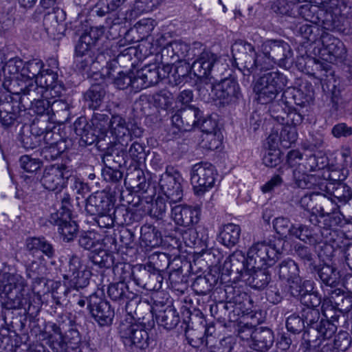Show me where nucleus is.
Instances as JSON below:
<instances>
[{
	"instance_id": "1",
	"label": "nucleus",
	"mask_w": 352,
	"mask_h": 352,
	"mask_svg": "<svg viewBox=\"0 0 352 352\" xmlns=\"http://www.w3.org/2000/svg\"><path fill=\"white\" fill-rule=\"evenodd\" d=\"M31 289L27 288L25 279L19 274H9L0 285L1 293L5 295L6 307L9 309H24L25 316L21 318L20 328L25 326L27 317L32 321L41 311L42 299L38 287L46 285L43 274L31 279Z\"/></svg>"
},
{
	"instance_id": "2",
	"label": "nucleus",
	"mask_w": 352,
	"mask_h": 352,
	"mask_svg": "<svg viewBox=\"0 0 352 352\" xmlns=\"http://www.w3.org/2000/svg\"><path fill=\"white\" fill-rule=\"evenodd\" d=\"M104 30L103 25L91 27L80 36L74 53L76 68L79 72L88 73L89 70L98 69L100 63L111 57V42L101 41Z\"/></svg>"
},
{
	"instance_id": "3",
	"label": "nucleus",
	"mask_w": 352,
	"mask_h": 352,
	"mask_svg": "<svg viewBox=\"0 0 352 352\" xmlns=\"http://www.w3.org/2000/svg\"><path fill=\"white\" fill-rule=\"evenodd\" d=\"M306 329L302 334L301 347L305 351H311L318 347L321 340H328L333 337L338 326L322 313L318 309L302 308L300 311Z\"/></svg>"
},
{
	"instance_id": "4",
	"label": "nucleus",
	"mask_w": 352,
	"mask_h": 352,
	"mask_svg": "<svg viewBox=\"0 0 352 352\" xmlns=\"http://www.w3.org/2000/svg\"><path fill=\"white\" fill-rule=\"evenodd\" d=\"M155 326L153 314L138 318L134 322H122L119 333L124 346L130 351L146 349L153 342L149 333Z\"/></svg>"
},
{
	"instance_id": "5",
	"label": "nucleus",
	"mask_w": 352,
	"mask_h": 352,
	"mask_svg": "<svg viewBox=\"0 0 352 352\" xmlns=\"http://www.w3.org/2000/svg\"><path fill=\"white\" fill-rule=\"evenodd\" d=\"M19 89L11 86L7 91H0V124L10 129L23 123L26 113V101Z\"/></svg>"
},
{
	"instance_id": "6",
	"label": "nucleus",
	"mask_w": 352,
	"mask_h": 352,
	"mask_svg": "<svg viewBox=\"0 0 352 352\" xmlns=\"http://www.w3.org/2000/svg\"><path fill=\"white\" fill-rule=\"evenodd\" d=\"M51 328L54 334L50 336L49 342L54 352H80L82 339L76 328L72 327L64 333L63 325L53 323Z\"/></svg>"
},
{
	"instance_id": "7",
	"label": "nucleus",
	"mask_w": 352,
	"mask_h": 352,
	"mask_svg": "<svg viewBox=\"0 0 352 352\" xmlns=\"http://www.w3.org/2000/svg\"><path fill=\"white\" fill-rule=\"evenodd\" d=\"M352 309V295L340 289H336L330 296L323 298L321 312L331 320L338 322L340 316Z\"/></svg>"
},
{
	"instance_id": "8",
	"label": "nucleus",
	"mask_w": 352,
	"mask_h": 352,
	"mask_svg": "<svg viewBox=\"0 0 352 352\" xmlns=\"http://www.w3.org/2000/svg\"><path fill=\"white\" fill-rule=\"evenodd\" d=\"M19 92L24 96L26 101V108L30 109L37 115H46L48 119L52 118L51 101L43 98V90L32 81L23 83Z\"/></svg>"
},
{
	"instance_id": "9",
	"label": "nucleus",
	"mask_w": 352,
	"mask_h": 352,
	"mask_svg": "<svg viewBox=\"0 0 352 352\" xmlns=\"http://www.w3.org/2000/svg\"><path fill=\"white\" fill-rule=\"evenodd\" d=\"M121 65H118L116 61L112 62L108 65H102L98 69L89 70L93 73L99 71L100 75L104 79L111 80L113 86L120 90H125L131 87L135 91V86L138 81L136 72L129 69L128 71L120 70Z\"/></svg>"
},
{
	"instance_id": "10",
	"label": "nucleus",
	"mask_w": 352,
	"mask_h": 352,
	"mask_svg": "<svg viewBox=\"0 0 352 352\" xmlns=\"http://www.w3.org/2000/svg\"><path fill=\"white\" fill-rule=\"evenodd\" d=\"M217 175L214 166L206 162H201L192 166L190 170V182L195 195L202 196L211 190Z\"/></svg>"
},
{
	"instance_id": "11",
	"label": "nucleus",
	"mask_w": 352,
	"mask_h": 352,
	"mask_svg": "<svg viewBox=\"0 0 352 352\" xmlns=\"http://www.w3.org/2000/svg\"><path fill=\"white\" fill-rule=\"evenodd\" d=\"M71 168L63 163H57L45 168L41 176H36L42 186L50 191L60 192L68 184Z\"/></svg>"
},
{
	"instance_id": "12",
	"label": "nucleus",
	"mask_w": 352,
	"mask_h": 352,
	"mask_svg": "<svg viewBox=\"0 0 352 352\" xmlns=\"http://www.w3.org/2000/svg\"><path fill=\"white\" fill-rule=\"evenodd\" d=\"M231 51L236 67L249 78L258 55L255 47L246 41L239 39L232 44Z\"/></svg>"
},
{
	"instance_id": "13",
	"label": "nucleus",
	"mask_w": 352,
	"mask_h": 352,
	"mask_svg": "<svg viewBox=\"0 0 352 352\" xmlns=\"http://www.w3.org/2000/svg\"><path fill=\"white\" fill-rule=\"evenodd\" d=\"M183 182L184 179L177 169L172 166H166L165 173L161 175L159 185L170 204L182 201L184 195Z\"/></svg>"
},
{
	"instance_id": "14",
	"label": "nucleus",
	"mask_w": 352,
	"mask_h": 352,
	"mask_svg": "<svg viewBox=\"0 0 352 352\" xmlns=\"http://www.w3.org/2000/svg\"><path fill=\"white\" fill-rule=\"evenodd\" d=\"M267 60L282 67H289L293 63V52L290 45L283 40L268 39L261 45Z\"/></svg>"
},
{
	"instance_id": "15",
	"label": "nucleus",
	"mask_w": 352,
	"mask_h": 352,
	"mask_svg": "<svg viewBox=\"0 0 352 352\" xmlns=\"http://www.w3.org/2000/svg\"><path fill=\"white\" fill-rule=\"evenodd\" d=\"M87 309L99 326L105 327L112 324L115 316L114 308L102 295L96 292L90 294L87 298Z\"/></svg>"
},
{
	"instance_id": "16",
	"label": "nucleus",
	"mask_w": 352,
	"mask_h": 352,
	"mask_svg": "<svg viewBox=\"0 0 352 352\" xmlns=\"http://www.w3.org/2000/svg\"><path fill=\"white\" fill-rule=\"evenodd\" d=\"M170 69L168 65L159 63H149L144 65L141 69L136 72L138 81L135 86L136 91H140L160 82L162 79L168 76Z\"/></svg>"
},
{
	"instance_id": "17",
	"label": "nucleus",
	"mask_w": 352,
	"mask_h": 352,
	"mask_svg": "<svg viewBox=\"0 0 352 352\" xmlns=\"http://www.w3.org/2000/svg\"><path fill=\"white\" fill-rule=\"evenodd\" d=\"M282 102L289 108L294 106L309 111L314 103V91L311 85L306 84L300 88L288 87L282 94Z\"/></svg>"
},
{
	"instance_id": "18",
	"label": "nucleus",
	"mask_w": 352,
	"mask_h": 352,
	"mask_svg": "<svg viewBox=\"0 0 352 352\" xmlns=\"http://www.w3.org/2000/svg\"><path fill=\"white\" fill-rule=\"evenodd\" d=\"M91 274L90 270L82 267L80 258L72 255L69 261L68 273L63 278L73 291H78L89 285Z\"/></svg>"
},
{
	"instance_id": "19",
	"label": "nucleus",
	"mask_w": 352,
	"mask_h": 352,
	"mask_svg": "<svg viewBox=\"0 0 352 352\" xmlns=\"http://www.w3.org/2000/svg\"><path fill=\"white\" fill-rule=\"evenodd\" d=\"M215 96L223 105L236 104L243 99L239 85L234 78H226L217 82Z\"/></svg>"
},
{
	"instance_id": "20",
	"label": "nucleus",
	"mask_w": 352,
	"mask_h": 352,
	"mask_svg": "<svg viewBox=\"0 0 352 352\" xmlns=\"http://www.w3.org/2000/svg\"><path fill=\"white\" fill-rule=\"evenodd\" d=\"M202 111L194 105L178 109L171 116L172 124L179 131H191L197 126Z\"/></svg>"
},
{
	"instance_id": "21",
	"label": "nucleus",
	"mask_w": 352,
	"mask_h": 352,
	"mask_svg": "<svg viewBox=\"0 0 352 352\" xmlns=\"http://www.w3.org/2000/svg\"><path fill=\"white\" fill-rule=\"evenodd\" d=\"M267 241L254 243L248 251L249 265L253 268L268 267L274 265L276 261L271 254Z\"/></svg>"
},
{
	"instance_id": "22",
	"label": "nucleus",
	"mask_w": 352,
	"mask_h": 352,
	"mask_svg": "<svg viewBox=\"0 0 352 352\" xmlns=\"http://www.w3.org/2000/svg\"><path fill=\"white\" fill-rule=\"evenodd\" d=\"M220 57L210 50H203L192 64L194 76L202 80L209 78L214 68L219 63Z\"/></svg>"
},
{
	"instance_id": "23",
	"label": "nucleus",
	"mask_w": 352,
	"mask_h": 352,
	"mask_svg": "<svg viewBox=\"0 0 352 352\" xmlns=\"http://www.w3.org/2000/svg\"><path fill=\"white\" fill-rule=\"evenodd\" d=\"M201 209L199 206L177 205L171 209V217L175 225L190 228L200 220Z\"/></svg>"
},
{
	"instance_id": "24",
	"label": "nucleus",
	"mask_w": 352,
	"mask_h": 352,
	"mask_svg": "<svg viewBox=\"0 0 352 352\" xmlns=\"http://www.w3.org/2000/svg\"><path fill=\"white\" fill-rule=\"evenodd\" d=\"M330 234L329 229L321 230L302 223L295 224L292 236L310 245H316L323 242V239H328Z\"/></svg>"
},
{
	"instance_id": "25",
	"label": "nucleus",
	"mask_w": 352,
	"mask_h": 352,
	"mask_svg": "<svg viewBox=\"0 0 352 352\" xmlns=\"http://www.w3.org/2000/svg\"><path fill=\"white\" fill-rule=\"evenodd\" d=\"M329 202L327 197L318 192H312L304 195L299 200L300 206L311 214L310 222L316 224L320 223L318 215L323 212V204Z\"/></svg>"
},
{
	"instance_id": "26",
	"label": "nucleus",
	"mask_w": 352,
	"mask_h": 352,
	"mask_svg": "<svg viewBox=\"0 0 352 352\" xmlns=\"http://www.w3.org/2000/svg\"><path fill=\"white\" fill-rule=\"evenodd\" d=\"M90 121L85 116L78 118L73 124V129L77 137L80 146L86 147L102 140L99 135L91 126Z\"/></svg>"
},
{
	"instance_id": "27",
	"label": "nucleus",
	"mask_w": 352,
	"mask_h": 352,
	"mask_svg": "<svg viewBox=\"0 0 352 352\" xmlns=\"http://www.w3.org/2000/svg\"><path fill=\"white\" fill-rule=\"evenodd\" d=\"M111 195L104 192L90 195L86 202L85 210L90 215L104 214L115 208Z\"/></svg>"
},
{
	"instance_id": "28",
	"label": "nucleus",
	"mask_w": 352,
	"mask_h": 352,
	"mask_svg": "<svg viewBox=\"0 0 352 352\" xmlns=\"http://www.w3.org/2000/svg\"><path fill=\"white\" fill-rule=\"evenodd\" d=\"M32 82L42 88L43 94L49 91V95L53 98L59 96L64 90V85L58 80L57 72L51 69H43V73L38 77V80Z\"/></svg>"
},
{
	"instance_id": "29",
	"label": "nucleus",
	"mask_w": 352,
	"mask_h": 352,
	"mask_svg": "<svg viewBox=\"0 0 352 352\" xmlns=\"http://www.w3.org/2000/svg\"><path fill=\"white\" fill-rule=\"evenodd\" d=\"M310 272L311 274L317 275L322 286L336 288L340 283V272L334 265L327 263L316 264Z\"/></svg>"
},
{
	"instance_id": "30",
	"label": "nucleus",
	"mask_w": 352,
	"mask_h": 352,
	"mask_svg": "<svg viewBox=\"0 0 352 352\" xmlns=\"http://www.w3.org/2000/svg\"><path fill=\"white\" fill-rule=\"evenodd\" d=\"M320 38L323 47L322 51L324 53L322 54H327L329 56L327 59L330 62L341 59L346 54L344 43L331 34L322 31L320 35Z\"/></svg>"
},
{
	"instance_id": "31",
	"label": "nucleus",
	"mask_w": 352,
	"mask_h": 352,
	"mask_svg": "<svg viewBox=\"0 0 352 352\" xmlns=\"http://www.w3.org/2000/svg\"><path fill=\"white\" fill-rule=\"evenodd\" d=\"M177 63H166L170 72L168 76H166L169 81L174 85H179L181 83L188 82L192 79V65L186 61H176Z\"/></svg>"
},
{
	"instance_id": "32",
	"label": "nucleus",
	"mask_w": 352,
	"mask_h": 352,
	"mask_svg": "<svg viewBox=\"0 0 352 352\" xmlns=\"http://www.w3.org/2000/svg\"><path fill=\"white\" fill-rule=\"evenodd\" d=\"M124 184L127 188L133 191L146 192L150 186L146 180L144 172L136 165L130 166L127 169L126 175L124 179Z\"/></svg>"
},
{
	"instance_id": "33",
	"label": "nucleus",
	"mask_w": 352,
	"mask_h": 352,
	"mask_svg": "<svg viewBox=\"0 0 352 352\" xmlns=\"http://www.w3.org/2000/svg\"><path fill=\"white\" fill-rule=\"evenodd\" d=\"M274 342V333L272 329L267 327H258L256 329L252 342L250 347L258 352L268 351Z\"/></svg>"
},
{
	"instance_id": "34",
	"label": "nucleus",
	"mask_w": 352,
	"mask_h": 352,
	"mask_svg": "<svg viewBox=\"0 0 352 352\" xmlns=\"http://www.w3.org/2000/svg\"><path fill=\"white\" fill-rule=\"evenodd\" d=\"M245 281L252 289L263 290L271 283L272 274L267 267L252 268L245 273Z\"/></svg>"
},
{
	"instance_id": "35",
	"label": "nucleus",
	"mask_w": 352,
	"mask_h": 352,
	"mask_svg": "<svg viewBox=\"0 0 352 352\" xmlns=\"http://www.w3.org/2000/svg\"><path fill=\"white\" fill-rule=\"evenodd\" d=\"M107 294L109 297L119 305H123L126 302L129 305L130 300H134L138 298L137 294L129 290V286L124 281H118L109 285L107 288ZM129 305H126L128 307Z\"/></svg>"
},
{
	"instance_id": "36",
	"label": "nucleus",
	"mask_w": 352,
	"mask_h": 352,
	"mask_svg": "<svg viewBox=\"0 0 352 352\" xmlns=\"http://www.w3.org/2000/svg\"><path fill=\"white\" fill-rule=\"evenodd\" d=\"M155 322L167 331L175 329L181 322V317L177 309L172 305H168L160 309L154 316Z\"/></svg>"
},
{
	"instance_id": "37",
	"label": "nucleus",
	"mask_w": 352,
	"mask_h": 352,
	"mask_svg": "<svg viewBox=\"0 0 352 352\" xmlns=\"http://www.w3.org/2000/svg\"><path fill=\"white\" fill-rule=\"evenodd\" d=\"M329 164L328 157L320 153L318 155L314 153H305L302 160L296 168L302 173H311L324 169Z\"/></svg>"
},
{
	"instance_id": "38",
	"label": "nucleus",
	"mask_w": 352,
	"mask_h": 352,
	"mask_svg": "<svg viewBox=\"0 0 352 352\" xmlns=\"http://www.w3.org/2000/svg\"><path fill=\"white\" fill-rule=\"evenodd\" d=\"M105 96L104 85L101 83H95L84 92L83 100L89 109L96 111L101 107Z\"/></svg>"
},
{
	"instance_id": "39",
	"label": "nucleus",
	"mask_w": 352,
	"mask_h": 352,
	"mask_svg": "<svg viewBox=\"0 0 352 352\" xmlns=\"http://www.w3.org/2000/svg\"><path fill=\"white\" fill-rule=\"evenodd\" d=\"M25 247L27 250L32 254L40 251L48 258L55 256L56 251L54 245L43 236L27 238Z\"/></svg>"
},
{
	"instance_id": "40",
	"label": "nucleus",
	"mask_w": 352,
	"mask_h": 352,
	"mask_svg": "<svg viewBox=\"0 0 352 352\" xmlns=\"http://www.w3.org/2000/svg\"><path fill=\"white\" fill-rule=\"evenodd\" d=\"M219 289L224 292L225 301L229 305H233L232 309H236V312L239 314V310L245 306V302L249 299L248 294L232 285H225L223 288L219 287Z\"/></svg>"
},
{
	"instance_id": "41",
	"label": "nucleus",
	"mask_w": 352,
	"mask_h": 352,
	"mask_svg": "<svg viewBox=\"0 0 352 352\" xmlns=\"http://www.w3.org/2000/svg\"><path fill=\"white\" fill-rule=\"evenodd\" d=\"M254 91L256 93V100L262 104L272 102L280 92L271 84L267 82L264 78H259L254 86Z\"/></svg>"
},
{
	"instance_id": "42",
	"label": "nucleus",
	"mask_w": 352,
	"mask_h": 352,
	"mask_svg": "<svg viewBox=\"0 0 352 352\" xmlns=\"http://www.w3.org/2000/svg\"><path fill=\"white\" fill-rule=\"evenodd\" d=\"M44 64L41 59L34 58L28 60L25 63H24L23 70V77H26L28 79L25 81H20L17 79L12 80L10 82V85L15 88L16 85H18L17 89H20L21 87V85L23 83L29 82L30 81H34L33 79H35L34 81L38 80V77L43 73V67Z\"/></svg>"
},
{
	"instance_id": "43",
	"label": "nucleus",
	"mask_w": 352,
	"mask_h": 352,
	"mask_svg": "<svg viewBox=\"0 0 352 352\" xmlns=\"http://www.w3.org/2000/svg\"><path fill=\"white\" fill-rule=\"evenodd\" d=\"M327 189L331 196V202L335 203L338 208L347 204L352 199L351 188L343 182L332 183Z\"/></svg>"
},
{
	"instance_id": "44",
	"label": "nucleus",
	"mask_w": 352,
	"mask_h": 352,
	"mask_svg": "<svg viewBox=\"0 0 352 352\" xmlns=\"http://www.w3.org/2000/svg\"><path fill=\"white\" fill-rule=\"evenodd\" d=\"M118 143L108 146L104 151L102 160L105 164H110L111 162H113L116 165L115 166L120 168L126 166L128 154L126 150V147L122 146L120 148L118 147Z\"/></svg>"
},
{
	"instance_id": "45",
	"label": "nucleus",
	"mask_w": 352,
	"mask_h": 352,
	"mask_svg": "<svg viewBox=\"0 0 352 352\" xmlns=\"http://www.w3.org/2000/svg\"><path fill=\"white\" fill-rule=\"evenodd\" d=\"M142 214L138 210H132L124 206H117L114 208V221L118 226L131 225L142 219Z\"/></svg>"
},
{
	"instance_id": "46",
	"label": "nucleus",
	"mask_w": 352,
	"mask_h": 352,
	"mask_svg": "<svg viewBox=\"0 0 352 352\" xmlns=\"http://www.w3.org/2000/svg\"><path fill=\"white\" fill-rule=\"evenodd\" d=\"M101 175L106 182L114 186L113 193L115 195L120 193L122 195L123 172L117 166H111L106 164L102 169Z\"/></svg>"
},
{
	"instance_id": "47",
	"label": "nucleus",
	"mask_w": 352,
	"mask_h": 352,
	"mask_svg": "<svg viewBox=\"0 0 352 352\" xmlns=\"http://www.w3.org/2000/svg\"><path fill=\"white\" fill-rule=\"evenodd\" d=\"M182 309V318L183 323L186 327L185 329H192L205 327V318L200 309L188 307L183 305Z\"/></svg>"
},
{
	"instance_id": "48",
	"label": "nucleus",
	"mask_w": 352,
	"mask_h": 352,
	"mask_svg": "<svg viewBox=\"0 0 352 352\" xmlns=\"http://www.w3.org/2000/svg\"><path fill=\"white\" fill-rule=\"evenodd\" d=\"M275 272L279 279L285 282L292 279H298L300 276L298 265L291 258L282 261L276 266Z\"/></svg>"
},
{
	"instance_id": "49",
	"label": "nucleus",
	"mask_w": 352,
	"mask_h": 352,
	"mask_svg": "<svg viewBox=\"0 0 352 352\" xmlns=\"http://www.w3.org/2000/svg\"><path fill=\"white\" fill-rule=\"evenodd\" d=\"M219 275L208 273L204 276H197L192 284V289L197 295L208 294L218 283Z\"/></svg>"
},
{
	"instance_id": "50",
	"label": "nucleus",
	"mask_w": 352,
	"mask_h": 352,
	"mask_svg": "<svg viewBox=\"0 0 352 352\" xmlns=\"http://www.w3.org/2000/svg\"><path fill=\"white\" fill-rule=\"evenodd\" d=\"M141 239L146 247L155 248L164 243L160 229L151 224H144L141 227Z\"/></svg>"
},
{
	"instance_id": "51",
	"label": "nucleus",
	"mask_w": 352,
	"mask_h": 352,
	"mask_svg": "<svg viewBox=\"0 0 352 352\" xmlns=\"http://www.w3.org/2000/svg\"><path fill=\"white\" fill-rule=\"evenodd\" d=\"M294 12H296V18L301 17L307 22L314 24L320 23V16L323 14L322 9L316 5L306 2L303 5H296Z\"/></svg>"
},
{
	"instance_id": "52",
	"label": "nucleus",
	"mask_w": 352,
	"mask_h": 352,
	"mask_svg": "<svg viewBox=\"0 0 352 352\" xmlns=\"http://www.w3.org/2000/svg\"><path fill=\"white\" fill-rule=\"evenodd\" d=\"M229 262L225 261L224 266L230 265L232 272L235 271L245 278V273L253 268L249 265V258L241 251H236L229 257Z\"/></svg>"
},
{
	"instance_id": "53",
	"label": "nucleus",
	"mask_w": 352,
	"mask_h": 352,
	"mask_svg": "<svg viewBox=\"0 0 352 352\" xmlns=\"http://www.w3.org/2000/svg\"><path fill=\"white\" fill-rule=\"evenodd\" d=\"M120 47L118 45H112L111 43L109 48L113 50L112 54H110L111 57H109V59L107 58L106 60L101 62L100 67L102 65H108L114 61H116L117 64L120 65V64L125 61L131 60L133 56H135L137 54L138 50L134 47H129L122 50H120Z\"/></svg>"
},
{
	"instance_id": "54",
	"label": "nucleus",
	"mask_w": 352,
	"mask_h": 352,
	"mask_svg": "<svg viewBox=\"0 0 352 352\" xmlns=\"http://www.w3.org/2000/svg\"><path fill=\"white\" fill-rule=\"evenodd\" d=\"M241 228L234 223H228L223 226L219 235V241L227 248L234 247L239 241Z\"/></svg>"
},
{
	"instance_id": "55",
	"label": "nucleus",
	"mask_w": 352,
	"mask_h": 352,
	"mask_svg": "<svg viewBox=\"0 0 352 352\" xmlns=\"http://www.w3.org/2000/svg\"><path fill=\"white\" fill-rule=\"evenodd\" d=\"M338 208L337 207L333 208L331 212H325L324 208H323V212L318 215V218H320L318 220H320V223L322 222L324 225L322 230L329 229L330 230V234H328V236L331 234V228L342 226L344 224V216Z\"/></svg>"
},
{
	"instance_id": "56",
	"label": "nucleus",
	"mask_w": 352,
	"mask_h": 352,
	"mask_svg": "<svg viewBox=\"0 0 352 352\" xmlns=\"http://www.w3.org/2000/svg\"><path fill=\"white\" fill-rule=\"evenodd\" d=\"M232 308L233 305H229L226 301L220 300L210 305V311L214 319L223 325H226V321L232 320L231 312L235 313L237 311L236 309Z\"/></svg>"
},
{
	"instance_id": "57",
	"label": "nucleus",
	"mask_w": 352,
	"mask_h": 352,
	"mask_svg": "<svg viewBox=\"0 0 352 352\" xmlns=\"http://www.w3.org/2000/svg\"><path fill=\"white\" fill-rule=\"evenodd\" d=\"M235 344L236 340L232 336L224 337L219 340L210 336L206 341V352H231Z\"/></svg>"
},
{
	"instance_id": "58",
	"label": "nucleus",
	"mask_w": 352,
	"mask_h": 352,
	"mask_svg": "<svg viewBox=\"0 0 352 352\" xmlns=\"http://www.w3.org/2000/svg\"><path fill=\"white\" fill-rule=\"evenodd\" d=\"M89 260L100 268H110L115 261L116 258L112 252L102 249L101 246L97 250H93L89 256Z\"/></svg>"
},
{
	"instance_id": "59",
	"label": "nucleus",
	"mask_w": 352,
	"mask_h": 352,
	"mask_svg": "<svg viewBox=\"0 0 352 352\" xmlns=\"http://www.w3.org/2000/svg\"><path fill=\"white\" fill-rule=\"evenodd\" d=\"M197 46H201V44L200 43H194L193 47H192L188 44L182 41H175L172 42V50L175 52L177 57L175 61L192 60L196 56L195 50Z\"/></svg>"
},
{
	"instance_id": "60",
	"label": "nucleus",
	"mask_w": 352,
	"mask_h": 352,
	"mask_svg": "<svg viewBox=\"0 0 352 352\" xmlns=\"http://www.w3.org/2000/svg\"><path fill=\"white\" fill-rule=\"evenodd\" d=\"M110 131L115 136L116 141L120 144V142H125L127 140L126 133H128V126L125 118L119 114H113L110 119Z\"/></svg>"
},
{
	"instance_id": "61",
	"label": "nucleus",
	"mask_w": 352,
	"mask_h": 352,
	"mask_svg": "<svg viewBox=\"0 0 352 352\" xmlns=\"http://www.w3.org/2000/svg\"><path fill=\"white\" fill-rule=\"evenodd\" d=\"M148 263L151 264V266L155 267V269L164 272L165 270H175L173 265H178V263H180L179 258H175L172 261L170 260L168 254L163 252L153 254L149 257Z\"/></svg>"
},
{
	"instance_id": "62",
	"label": "nucleus",
	"mask_w": 352,
	"mask_h": 352,
	"mask_svg": "<svg viewBox=\"0 0 352 352\" xmlns=\"http://www.w3.org/2000/svg\"><path fill=\"white\" fill-rule=\"evenodd\" d=\"M155 267L148 262L146 264H138L133 266V280L135 284L146 289L151 273Z\"/></svg>"
},
{
	"instance_id": "63",
	"label": "nucleus",
	"mask_w": 352,
	"mask_h": 352,
	"mask_svg": "<svg viewBox=\"0 0 352 352\" xmlns=\"http://www.w3.org/2000/svg\"><path fill=\"white\" fill-rule=\"evenodd\" d=\"M181 234L187 246L201 248L206 245L208 235L200 233V231H197L190 227L182 231Z\"/></svg>"
},
{
	"instance_id": "64",
	"label": "nucleus",
	"mask_w": 352,
	"mask_h": 352,
	"mask_svg": "<svg viewBox=\"0 0 352 352\" xmlns=\"http://www.w3.org/2000/svg\"><path fill=\"white\" fill-rule=\"evenodd\" d=\"M78 242L80 247L91 252L101 246L98 234L91 230L80 232Z\"/></svg>"
}]
</instances>
